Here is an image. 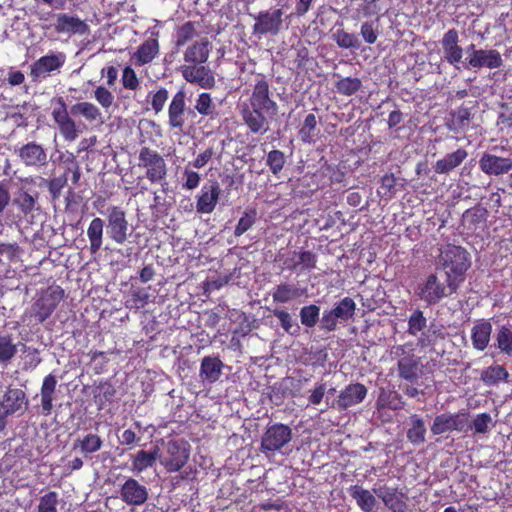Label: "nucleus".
<instances>
[{
    "mask_svg": "<svg viewBox=\"0 0 512 512\" xmlns=\"http://www.w3.org/2000/svg\"><path fill=\"white\" fill-rule=\"evenodd\" d=\"M249 104L241 111L245 125L254 134H265L269 130L266 115L275 116L278 112V105L272 99L270 85L263 75H260L255 82Z\"/></svg>",
    "mask_w": 512,
    "mask_h": 512,
    "instance_id": "obj_1",
    "label": "nucleus"
},
{
    "mask_svg": "<svg viewBox=\"0 0 512 512\" xmlns=\"http://www.w3.org/2000/svg\"><path fill=\"white\" fill-rule=\"evenodd\" d=\"M437 265L444 271L449 288L458 291L471 267V256L464 247L447 244L440 249Z\"/></svg>",
    "mask_w": 512,
    "mask_h": 512,
    "instance_id": "obj_2",
    "label": "nucleus"
},
{
    "mask_svg": "<svg viewBox=\"0 0 512 512\" xmlns=\"http://www.w3.org/2000/svg\"><path fill=\"white\" fill-rule=\"evenodd\" d=\"M137 166L144 171V177L151 184L166 183L168 176V167L164 159L157 150L144 146L138 153Z\"/></svg>",
    "mask_w": 512,
    "mask_h": 512,
    "instance_id": "obj_3",
    "label": "nucleus"
},
{
    "mask_svg": "<svg viewBox=\"0 0 512 512\" xmlns=\"http://www.w3.org/2000/svg\"><path fill=\"white\" fill-rule=\"evenodd\" d=\"M456 292L449 288L448 282L440 281L436 273H430L422 283L418 284L416 295L427 306H434Z\"/></svg>",
    "mask_w": 512,
    "mask_h": 512,
    "instance_id": "obj_4",
    "label": "nucleus"
},
{
    "mask_svg": "<svg viewBox=\"0 0 512 512\" xmlns=\"http://www.w3.org/2000/svg\"><path fill=\"white\" fill-rule=\"evenodd\" d=\"M469 412L461 409L456 413H442L436 415L430 427L433 435H443L445 433L459 432L468 433Z\"/></svg>",
    "mask_w": 512,
    "mask_h": 512,
    "instance_id": "obj_5",
    "label": "nucleus"
},
{
    "mask_svg": "<svg viewBox=\"0 0 512 512\" xmlns=\"http://www.w3.org/2000/svg\"><path fill=\"white\" fill-rule=\"evenodd\" d=\"M102 214L106 217L108 237L116 244L123 245L129 235V222L125 210L120 206L111 205Z\"/></svg>",
    "mask_w": 512,
    "mask_h": 512,
    "instance_id": "obj_6",
    "label": "nucleus"
},
{
    "mask_svg": "<svg viewBox=\"0 0 512 512\" xmlns=\"http://www.w3.org/2000/svg\"><path fill=\"white\" fill-rule=\"evenodd\" d=\"M466 51L464 65L468 69H498L503 65L502 55L496 49H476L475 44H470Z\"/></svg>",
    "mask_w": 512,
    "mask_h": 512,
    "instance_id": "obj_7",
    "label": "nucleus"
},
{
    "mask_svg": "<svg viewBox=\"0 0 512 512\" xmlns=\"http://www.w3.org/2000/svg\"><path fill=\"white\" fill-rule=\"evenodd\" d=\"M65 62L66 56L63 52H49L30 65L29 76L32 82H41L52 73L59 72Z\"/></svg>",
    "mask_w": 512,
    "mask_h": 512,
    "instance_id": "obj_8",
    "label": "nucleus"
},
{
    "mask_svg": "<svg viewBox=\"0 0 512 512\" xmlns=\"http://www.w3.org/2000/svg\"><path fill=\"white\" fill-rule=\"evenodd\" d=\"M189 455L190 445L187 441L183 439L169 440L166 444L165 455L161 463L167 472H178L188 462Z\"/></svg>",
    "mask_w": 512,
    "mask_h": 512,
    "instance_id": "obj_9",
    "label": "nucleus"
},
{
    "mask_svg": "<svg viewBox=\"0 0 512 512\" xmlns=\"http://www.w3.org/2000/svg\"><path fill=\"white\" fill-rule=\"evenodd\" d=\"M193 111L186 105V94L183 90L176 92L168 106V127L176 134L184 133L189 114Z\"/></svg>",
    "mask_w": 512,
    "mask_h": 512,
    "instance_id": "obj_10",
    "label": "nucleus"
},
{
    "mask_svg": "<svg viewBox=\"0 0 512 512\" xmlns=\"http://www.w3.org/2000/svg\"><path fill=\"white\" fill-rule=\"evenodd\" d=\"M276 261L281 263L282 270L288 271H311L316 268L317 257L308 250L279 252Z\"/></svg>",
    "mask_w": 512,
    "mask_h": 512,
    "instance_id": "obj_11",
    "label": "nucleus"
},
{
    "mask_svg": "<svg viewBox=\"0 0 512 512\" xmlns=\"http://www.w3.org/2000/svg\"><path fill=\"white\" fill-rule=\"evenodd\" d=\"M292 439V430L288 425L276 423L269 426L261 438V452L274 453L280 451Z\"/></svg>",
    "mask_w": 512,
    "mask_h": 512,
    "instance_id": "obj_12",
    "label": "nucleus"
},
{
    "mask_svg": "<svg viewBox=\"0 0 512 512\" xmlns=\"http://www.w3.org/2000/svg\"><path fill=\"white\" fill-rule=\"evenodd\" d=\"M52 118L65 141L73 142L77 139L80 130L75 120L69 115L67 104L62 97L56 100V106L52 110Z\"/></svg>",
    "mask_w": 512,
    "mask_h": 512,
    "instance_id": "obj_13",
    "label": "nucleus"
},
{
    "mask_svg": "<svg viewBox=\"0 0 512 512\" xmlns=\"http://www.w3.org/2000/svg\"><path fill=\"white\" fill-rule=\"evenodd\" d=\"M283 14L281 8L260 11L254 16L253 33L255 35H278L283 26Z\"/></svg>",
    "mask_w": 512,
    "mask_h": 512,
    "instance_id": "obj_14",
    "label": "nucleus"
},
{
    "mask_svg": "<svg viewBox=\"0 0 512 512\" xmlns=\"http://www.w3.org/2000/svg\"><path fill=\"white\" fill-rule=\"evenodd\" d=\"M393 354L399 357L397 362L398 376L409 382L417 381L421 373L420 358L413 353H407L402 345L394 347Z\"/></svg>",
    "mask_w": 512,
    "mask_h": 512,
    "instance_id": "obj_15",
    "label": "nucleus"
},
{
    "mask_svg": "<svg viewBox=\"0 0 512 512\" xmlns=\"http://www.w3.org/2000/svg\"><path fill=\"white\" fill-rule=\"evenodd\" d=\"M28 405L25 392L19 388L8 387L0 401V422L17 412H23Z\"/></svg>",
    "mask_w": 512,
    "mask_h": 512,
    "instance_id": "obj_16",
    "label": "nucleus"
},
{
    "mask_svg": "<svg viewBox=\"0 0 512 512\" xmlns=\"http://www.w3.org/2000/svg\"><path fill=\"white\" fill-rule=\"evenodd\" d=\"M181 74L188 83L196 84L203 89H213L215 87V74L204 64L183 65Z\"/></svg>",
    "mask_w": 512,
    "mask_h": 512,
    "instance_id": "obj_17",
    "label": "nucleus"
},
{
    "mask_svg": "<svg viewBox=\"0 0 512 512\" xmlns=\"http://www.w3.org/2000/svg\"><path fill=\"white\" fill-rule=\"evenodd\" d=\"M119 495L120 499L129 506H141L149 497L147 487L132 477L125 479L120 486Z\"/></svg>",
    "mask_w": 512,
    "mask_h": 512,
    "instance_id": "obj_18",
    "label": "nucleus"
},
{
    "mask_svg": "<svg viewBox=\"0 0 512 512\" xmlns=\"http://www.w3.org/2000/svg\"><path fill=\"white\" fill-rule=\"evenodd\" d=\"M221 195V188L216 180L205 183L196 196V211L210 214L215 210Z\"/></svg>",
    "mask_w": 512,
    "mask_h": 512,
    "instance_id": "obj_19",
    "label": "nucleus"
},
{
    "mask_svg": "<svg viewBox=\"0 0 512 512\" xmlns=\"http://www.w3.org/2000/svg\"><path fill=\"white\" fill-rule=\"evenodd\" d=\"M373 493L382 500L384 505L391 512L407 511V495L398 487H387L386 485L373 488Z\"/></svg>",
    "mask_w": 512,
    "mask_h": 512,
    "instance_id": "obj_20",
    "label": "nucleus"
},
{
    "mask_svg": "<svg viewBox=\"0 0 512 512\" xmlns=\"http://www.w3.org/2000/svg\"><path fill=\"white\" fill-rule=\"evenodd\" d=\"M443 59L452 66H457L463 57L464 49L460 45L459 33L455 28L447 30L440 41Z\"/></svg>",
    "mask_w": 512,
    "mask_h": 512,
    "instance_id": "obj_21",
    "label": "nucleus"
},
{
    "mask_svg": "<svg viewBox=\"0 0 512 512\" xmlns=\"http://www.w3.org/2000/svg\"><path fill=\"white\" fill-rule=\"evenodd\" d=\"M17 156L26 167L40 168L48 163L47 152L45 148L35 141L22 145L17 150Z\"/></svg>",
    "mask_w": 512,
    "mask_h": 512,
    "instance_id": "obj_22",
    "label": "nucleus"
},
{
    "mask_svg": "<svg viewBox=\"0 0 512 512\" xmlns=\"http://www.w3.org/2000/svg\"><path fill=\"white\" fill-rule=\"evenodd\" d=\"M53 27L58 34L85 35L89 32V25L84 20L67 13L57 14Z\"/></svg>",
    "mask_w": 512,
    "mask_h": 512,
    "instance_id": "obj_23",
    "label": "nucleus"
},
{
    "mask_svg": "<svg viewBox=\"0 0 512 512\" xmlns=\"http://www.w3.org/2000/svg\"><path fill=\"white\" fill-rule=\"evenodd\" d=\"M38 200V191L21 186L14 194L13 205L22 217L27 218L39 209Z\"/></svg>",
    "mask_w": 512,
    "mask_h": 512,
    "instance_id": "obj_24",
    "label": "nucleus"
},
{
    "mask_svg": "<svg viewBox=\"0 0 512 512\" xmlns=\"http://www.w3.org/2000/svg\"><path fill=\"white\" fill-rule=\"evenodd\" d=\"M367 388L362 383H350L340 391L335 404L339 410H345L363 402L367 396Z\"/></svg>",
    "mask_w": 512,
    "mask_h": 512,
    "instance_id": "obj_25",
    "label": "nucleus"
},
{
    "mask_svg": "<svg viewBox=\"0 0 512 512\" xmlns=\"http://www.w3.org/2000/svg\"><path fill=\"white\" fill-rule=\"evenodd\" d=\"M62 297L63 290L57 287L50 292H46L37 300L35 303V317L39 322L42 323L51 316Z\"/></svg>",
    "mask_w": 512,
    "mask_h": 512,
    "instance_id": "obj_26",
    "label": "nucleus"
},
{
    "mask_svg": "<svg viewBox=\"0 0 512 512\" xmlns=\"http://www.w3.org/2000/svg\"><path fill=\"white\" fill-rule=\"evenodd\" d=\"M479 167L486 175L499 176L512 170V158L484 153L479 160Z\"/></svg>",
    "mask_w": 512,
    "mask_h": 512,
    "instance_id": "obj_27",
    "label": "nucleus"
},
{
    "mask_svg": "<svg viewBox=\"0 0 512 512\" xmlns=\"http://www.w3.org/2000/svg\"><path fill=\"white\" fill-rule=\"evenodd\" d=\"M492 323L490 319H479L471 328V342L472 346L477 351H484L490 343L492 334Z\"/></svg>",
    "mask_w": 512,
    "mask_h": 512,
    "instance_id": "obj_28",
    "label": "nucleus"
},
{
    "mask_svg": "<svg viewBox=\"0 0 512 512\" xmlns=\"http://www.w3.org/2000/svg\"><path fill=\"white\" fill-rule=\"evenodd\" d=\"M223 368L219 355L205 356L201 360L199 377L204 383L213 384L220 379Z\"/></svg>",
    "mask_w": 512,
    "mask_h": 512,
    "instance_id": "obj_29",
    "label": "nucleus"
},
{
    "mask_svg": "<svg viewBox=\"0 0 512 512\" xmlns=\"http://www.w3.org/2000/svg\"><path fill=\"white\" fill-rule=\"evenodd\" d=\"M211 43L207 38H202L189 45L183 55L186 65L204 64L210 56Z\"/></svg>",
    "mask_w": 512,
    "mask_h": 512,
    "instance_id": "obj_30",
    "label": "nucleus"
},
{
    "mask_svg": "<svg viewBox=\"0 0 512 512\" xmlns=\"http://www.w3.org/2000/svg\"><path fill=\"white\" fill-rule=\"evenodd\" d=\"M160 456V449L154 446L151 450H138L135 454L130 455L131 470L140 474L155 465Z\"/></svg>",
    "mask_w": 512,
    "mask_h": 512,
    "instance_id": "obj_31",
    "label": "nucleus"
},
{
    "mask_svg": "<svg viewBox=\"0 0 512 512\" xmlns=\"http://www.w3.org/2000/svg\"><path fill=\"white\" fill-rule=\"evenodd\" d=\"M468 157V152L464 148H458L457 150L446 154L443 158L437 160L433 169L437 174H449L454 169L459 167Z\"/></svg>",
    "mask_w": 512,
    "mask_h": 512,
    "instance_id": "obj_32",
    "label": "nucleus"
},
{
    "mask_svg": "<svg viewBox=\"0 0 512 512\" xmlns=\"http://www.w3.org/2000/svg\"><path fill=\"white\" fill-rule=\"evenodd\" d=\"M348 493L363 512H372L378 503L373 493L361 485H351L348 488Z\"/></svg>",
    "mask_w": 512,
    "mask_h": 512,
    "instance_id": "obj_33",
    "label": "nucleus"
},
{
    "mask_svg": "<svg viewBox=\"0 0 512 512\" xmlns=\"http://www.w3.org/2000/svg\"><path fill=\"white\" fill-rule=\"evenodd\" d=\"M446 338V330L444 325L431 322L427 329L421 333L417 339V345L421 348H428L435 346L439 341Z\"/></svg>",
    "mask_w": 512,
    "mask_h": 512,
    "instance_id": "obj_34",
    "label": "nucleus"
},
{
    "mask_svg": "<svg viewBox=\"0 0 512 512\" xmlns=\"http://www.w3.org/2000/svg\"><path fill=\"white\" fill-rule=\"evenodd\" d=\"M104 220L95 217L91 220L87 228V237L89 240V250L92 255L99 252L103 244Z\"/></svg>",
    "mask_w": 512,
    "mask_h": 512,
    "instance_id": "obj_35",
    "label": "nucleus"
},
{
    "mask_svg": "<svg viewBox=\"0 0 512 512\" xmlns=\"http://www.w3.org/2000/svg\"><path fill=\"white\" fill-rule=\"evenodd\" d=\"M378 409L400 410L405 406L402 396L394 389L381 388L376 400Z\"/></svg>",
    "mask_w": 512,
    "mask_h": 512,
    "instance_id": "obj_36",
    "label": "nucleus"
},
{
    "mask_svg": "<svg viewBox=\"0 0 512 512\" xmlns=\"http://www.w3.org/2000/svg\"><path fill=\"white\" fill-rule=\"evenodd\" d=\"M57 380L52 374L45 376L41 386V406L42 414L45 416L50 415L53 409V399L56 390Z\"/></svg>",
    "mask_w": 512,
    "mask_h": 512,
    "instance_id": "obj_37",
    "label": "nucleus"
},
{
    "mask_svg": "<svg viewBox=\"0 0 512 512\" xmlns=\"http://www.w3.org/2000/svg\"><path fill=\"white\" fill-rule=\"evenodd\" d=\"M159 53V43L154 38L145 40L133 55L136 65L143 66L150 63Z\"/></svg>",
    "mask_w": 512,
    "mask_h": 512,
    "instance_id": "obj_38",
    "label": "nucleus"
},
{
    "mask_svg": "<svg viewBox=\"0 0 512 512\" xmlns=\"http://www.w3.org/2000/svg\"><path fill=\"white\" fill-rule=\"evenodd\" d=\"M409 425L410 427L406 433L408 441L413 445L424 443L426 440V427L422 417L418 414H412L409 417Z\"/></svg>",
    "mask_w": 512,
    "mask_h": 512,
    "instance_id": "obj_39",
    "label": "nucleus"
},
{
    "mask_svg": "<svg viewBox=\"0 0 512 512\" xmlns=\"http://www.w3.org/2000/svg\"><path fill=\"white\" fill-rule=\"evenodd\" d=\"M103 446L102 438L94 433H88L82 438H78L74 444L73 449H79L85 456L98 452Z\"/></svg>",
    "mask_w": 512,
    "mask_h": 512,
    "instance_id": "obj_40",
    "label": "nucleus"
},
{
    "mask_svg": "<svg viewBox=\"0 0 512 512\" xmlns=\"http://www.w3.org/2000/svg\"><path fill=\"white\" fill-rule=\"evenodd\" d=\"M494 347L501 353L512 356V328L502 325L494 336Z\"/></svg>",
    "mask_w": 512,
    "mask_h": 512,
    "instance_id": "obj_41",
    "label": "nucleus"
},
{
    "mask_svg": "<svg viewBox=\"0 0 512 512\" xmlns=\"http://www.w3.org/2000/svg\"><path fill=\"white\" fill-rule=\"evenodd\" d=\"M509 373L507 369L502 365H491L481 372L480 379L487 385L493 386L498 384L500 381L506 382L508 380Z\"/></svg>",
    "mask_w": 512,
    "mask_h": 512,
    "instance_id": "obj_42",
    "label": "nucleus"
},
{
    "mask_svg": "<svg viewBox=\"0 0 512 512\" xmlns=\"http://www.w3.org/2000/svg\"><path fill=\"white\" fill-rule=\"evenodd\" d=\"M70 113L74 116H82L89 122L101 119L102 113L100 109L91 102H77L72 105Z\"/></svg>",
    "mask_w": 512,
    "mask_h": 512,
    "instance_id": "obj_43",
    "label": "nucleus"
},
{
    "mask_svg": "<svg viewBox=\"0 0 512 512\" xmlns=\"http://www.w3.org/2000/svg\"><path fill=\"white\" fill-rule=\"evenodd\" d=\"M330 310L339 321L346 323L355 315L356 303L352 298L344 297Z\"/></svg>",
    "mask_w": 512,
    "mask_h": 512,
    "instance_id": "obj_44",
    "label": "nucleus"
},
{
    "mask_svg": "<svg viewBox=\"0 0 512 512\" xmlns=\"http://www.w3.org/2000/svg\"><path fill=\"white\" fill-rule=\"evenodd\" d=\"M487 210L482 207L468 209L463 214V221L468 223V228L476 231L483 228L487 221Z\"/></svg>",
    "mask_w": 512,
    "mask_h": 512,
    "instance_id": "obj_45",
    "label": "nucleus"
},
{
    "mask_svg": "<svg viewBox=\"0 0 512 512\" xmlns=\"http://www.w3.org/2000/svg\"><path fill=\"white\" fill-rule=\"evenodd\" d=\"M17 354V346L11 335H0V364L7 367Z\"/></svg>",
    "mask_w": 512,
    "mask_h": 512,
    "instance_id": "obj_46",
    "label": "nucleus"
},
{
    "mask_svg": "<svg viewBox=\"0 0 512 512\" xmlns=\"http://www.w3.org/2000/svg\"><path fill=\"white\" fill-rule=\"evenodd\" d=\"M195 109L200 115L207 116L210 119H215L219 115L216 111V105L214 104L211 95L207 92H203L198 95Z\"/></svg>",
    "mask_w": 512,
    "mask_h": 512,
    "instance_id": "obj_47",
    "label": "nucleus"
},
{
    "mask_svg": "<svg viewBox=\"0 0 512 512\" xmlns=\"http://www.w3.org/2000/svg\"><path fill=\"white\" fill-rule=\"evenodd\" d=\"M273 301L276 303H288L298 296V289L289 283H281L272 291Z\"/></svg>",
    "mask_w": 512,
    "mask_h": 512,
    "instance_id": "obj_48",
    "label": "nucleus"
},
{
    "mask_svg": "<svg viewBox=\"0 0 512 512\" xmlns=\"http://www.w3.org/2000/svg\"><path fill=\"white\" fill-rule=\"evenodd\" d=\"M362 87V81L357 77H339L335 83L337 93L344 96L356 94Z\"/></svg>",
    "mask_w": 512,
    "mask_h": 512,
    "instance_id": "obj_49",
    "label": "nucleus"
},
{
    "mask_svg": "<svg viewBox=\"0 0 512 512\" xmlns=\"http://www.w3.org/2000/svg\"><path fill=\"white\" fill-rule=\"evenodd\" d=\"M449 129L455 132L464 131L470 123L471 111L467 107H459L452 114Z\"/></svg>",
    "mask_w": 512,
    "mask_h": 512,
    "instance_id": "obj_50",
    "label": "nucleus"
},
{
    "mask_svg": "<svg viewBox=\"0 0 512 512\" xmlns=\"http://www.w3.org/2000/svg\"><path fill=\"white\" fill-rule=\"evenodd\" d=\"M272 314L279 320L280 326L286 333L290 335L299 334L301 329L299 324L286 310L274 309L272 310Z\"/></svg>",
    "mask_w": 512,
    "mask_h": 512,
    "instance_id": "obj_51",
    "label": "nucleus"
},
{
    "mask_svg": "<svg viewBox=\"0 0 512 512\" xmlns=\"http://www.w3.org/2000/svg\"><path fill=\"white\" fill-rule=\"evenodd\" d=\"M299 317L304 327L312 329L320 321V307L315 304L303 306L300 309Z\"/></svg>",
    "mask_w": 512,
    "mask_h": 512,
    "instance_id": "obj_52",
    "label": "nucleus"
},
{
    "mask_svg": "<svg viewBox=\"0 0 512 512\" xmlns=\"http://www.w3.org/2000/svg\"><path fill=\"white\" fill-rule=\"evenodd\" d=\"M492 425L493 420L489 413H479L472 421L468 419V432L473 430L475 434H486Z\"/></svg>",
    "mask_w": 512,
    "mask_h": 512,
    "instance_id": "obj_53",
    "label": "nucleus"
},
{
    "mask_svg": "<svg viewBox=\"0 0 512 512\" xmlns=\"http://www.w3.org/2000/svg\"><path fill=\"white\" fill-rule=\"evenodd\" d=\"M196 36L197 30L195 22L187 21L177 28L175 45L177 48H180Z\"/></svg>",
    "mask_w": 512,
    "mask_h": 512,
    "instance_id": "obj_54",
    "label": "nucleus"
},
{
    "mask_svg": "<svg viewBox=\"0 0 512 512\" xmlns=\"http://www.w3.org/2000/svg\"><path fill=\"white\" fill-rule=\"evenodd\" d=\"M333 39L336 44L343 49H358L360 47V41L358 37L355 34L346 32L343 29H338L333 34Z\"/></svg>",
    "mask_w": 512,
    "mask_h": 512,
    "instance_id": "obj_55",
    "label": "nucleus"
},
{
    "mask_svg": "<svg viewBox=\"0 0 512 512\" xmlns=\"http://www.w3.org/2000/svg\"><path fill=\"white\" fill-rule=\"evenodd\" d=\"M426 327L427 319L423 311L420 309L414 310L408 319V334L417 336L420 332H423Z\"/></svg>",
    "mask_w": 512,
    "mask_h": 512,
    "instance_id": "obj_56",
    "label": "nucleus"
},
{
    "mask_svg": "<svg viewBox=\"0 0 512 512\" xmlns=\"http://www.w3.org/2000/svg\"><path fill=\"white\" fill-rule=\"evenodd\" d=\"M148 299L149 295L145 290L133 289L125 302V306L130 310L138 311L146 306Z\"/></svg>",
    "mask_w": 512,
    "mask_h": 512,
    "instance_id": "obj_57",
    "label": "nucleus"
},
{
    "mask_svg": "<svg viewBox=\"0 0 512 512\" xmlns=\"http://www.w3.org/2000/svg\"><path fill=\"white\" fill-rule=\"evenodd\" d=\"M169 98V92L166 88L160 87L156 91H149L148 101L151 103L152 110L157 114L161 112Z\"/></svg>",
    "mask_w": 512,
    "mask_h": 512,
    "instance_id": "obj_58",
    "label": "nucleus"
},
{
    "mask_svg": "<svg viewBox=\"0 0 512 512\" xmlns=\"http://www.w3.org/2000/svg\"><path fill=\"white\" fill-rule=\"evenodd\" d=\"M285 163L286 158L282 151L274 149L268 153L266 165L269 167L273 175L277 176L282 171Z\"/></svg>",
    "mask_w": 512,
    "mask_h": 512,
    "instance_id": "obj_59",
    "label": "nucleus"
},
{
    "mask_svg": "<svg viewBox=\"0 0 512 512\" xmlns=\"http://www.w3.org/2000/svg\"><path fill=\"white\" fill-rule=\"evenodd\" d=\"M257 211L254 208L246 209L243 216L238 220L234 230L235 236H241L248 231L255 223Z\"/></svg>",
    "mask_w": 512,
    "mask_h": 512,
    "instance_id": "obj_60",
    "label": "nucleus"
},
{
    "mask_svg": "<svg viewBox=\"0 0 512 512\" xmlns=\"http://www.w3.org/2000/svg\"><path fill=\"white\" fill-rule=\"evenodd\" d=\"M48 188L49 194L53 201H56L61 196L62 189L67 185L66 175H61L52 179H42Z\"/></svg>",
    "mask_w": 512,
    "mask_h": 512,
    "instance_id": "obj_61",
    "label": "nucleus"
},
{
    "mask_svg": "<svg viewBox=\"0 0 512 512\" xmlns=\"http://www.w3.org/2000/svg\"><path fill=\"white\" fill-rule=\"evenodd\" d=\"M58 493L49 491L40 497L37 512H57Z\"/></svg>",
    "mask_w": 512,
    "mask_h": 512,
    "instance_id": "obj_62",
    "label": "nucleus"
},
{
    "mask_svg": "<svg viewBox=\"0 0 512 512\" xmlns=\"http://www.w3.org/2000/svg\"><path fill=\"white\" fill-rule=\"evenodd\" d=\"M317 126L316 116L313 113L308 114L304 119V124L301 127L299 134L304 142H310L314 137V131Z\"/></svg>",
    "mask_w": 512,
    "mask_h": 512,
    "instance_id": "obj_63",
    "label": "nucleus"
},
{
    "mask_svg": "<svg viewBox=\"0 0 512 512\" xmlns=\"http://www.w3.org/2000/svg\"><path fill=\"white\" fill-rule=\"evenodd\" d=\"M122 85L125 89L132 91L137 90L140 86L139 79L133 68H131L130 66H126L123 69Z\"/></svg>",
    "mask_w": 512,
    "mask_h": 512,
    "instance_id": "obj_64",
    "label": "nucleus"
}]
</instances>
